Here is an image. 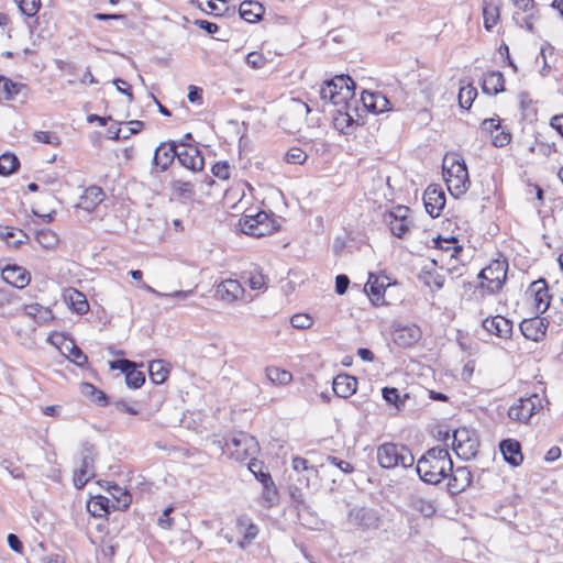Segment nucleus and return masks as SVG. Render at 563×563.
Here are the masks:
<instances>
[{"mask_svg": "<svg viewBox=\"0 0 563 563\" xmlns=\"http://www.w3.org/2000/svg\"><path fill=\"white\" fill-rule=\"evenodd\" d=\"M453 462L449 451L435 446L428 450L417 462L416 471L424 483L437 485L452 471Z\"/></svg>", "mask_w": 563, "mask_h": 563, "instance_id": "obj_1", "label": "nucleus"}, {"mask_svg": "<svg viewBox=\"0 0 563 563\" xmlns=\"http://www.w3.org/2000/svg\"><path fill=\"white\" fill-rule=\"evenodd\" d=\"M443 177L450 194L455 198L464 195L471 185L465 162L455 156L444 158Z\"/></svg>", "mask_w": 563, "mask_h": 563, "instance_id": "obj_2", "label": "nucleus"}, {"mask_svg": "<svg viewBox=\"0 0 563 563\" xmlns=\"http://www.w3.org/2000/svg\"><path fill=\"white\" fill-rule=\"evenodd\" d=\"M377 462L383 468L411 467L415 456L404 444L386 442L377 448Z\"/></svg>", "mask_w": 563, "mask_h": 563, "instance_id": "obj_3", "label": "nucleus"}, {"mask_svg": "<svg viewBox=\"0 0 563 563\" xmlns=\"http://www.w3.org/2000/svg\"><path fill=\"white\" fill-rule=\"evenodd\" d=\"M355 82L347 75L335 76L325 81L320 89V97L329 100L333 106L341 103H351L354 97Z\"/></svg>", "mask_w": 563, "mask_h": 563, "instance_id": "obj_4", "label": "nucleus"}, {"mask_svg": "<svg viewBox=\"0 0 563 563\" xmlns=\"http://www.w3.org/2000/svg\"><path fill=\"white\" fill-rule=\"evenodd\" d=\"M240 227L243 233L256 238L269 235L277 230L276 221L265 211L244 213Z\"/></svg>", "mask_w": 563, "mask_h": 563, "instance_id": "obj_5", "label": "nucleus"}, {"mask_svg": "<svg viewBox=\"0 0 563 563\" xmlns=\"http://www.w3.org/2000/svg\"><path fill=\"white\" fill-rule=\"evenodd\" d=\"M507 271L508 262L506 260L492 261L478 274V278L482 279L481 287L488 294L498 292L506 282Z\"/></svg>", "mask_w": 563, "mask_h": 563, "instance_id": "obj_6", "label": "nucleus"}, {"mask_svg": "<svg viewBox=\"0 0 563 563\" xmlns=\"http://www.w3.org/2000/svg\"><path fill=\"white\" fill-rule=\"evenodd\" d=\"M97 456L96 448L89 442H85L80 450V462L74 473V485L81 489L95 477V460Z\"/></svg>", "mask_w": 563, "mask_h": 563, "instance_id": "obj_7", "label": "nucleus"}, {"mask_svg": "<svg viewBox=\"0 0 563 563\" xmlns=\"http://www.w3.org/2000/svg\"><path fill=\"white\" fill-rule=\"evenodd\" d=\"M543 398L538 394L519 398L508 410L510 420L527 423L533 415L543 408Z\"/></svg>", "mask_w": 563, "mask_h": 563, "instance_id": "obj_8", "label": "nucleus"}, {"mask_svg": "<svg viewBox=\"0 0 563 563\" xmlns=\"http://www.w3.org/2000/svg\"><path fill=\"white\" fill-rule=\"evenodd\" d=\"M228 445L232 457L240 462L254 457L260 452L256 438L243 431L234 433Z\"/></svg>", "mask_w": 563, "mask_h": 563, "instance_id": "obj_9", "label": "nucleus"}, {"mask_svg": "<svg viewBox=\"0 0 563 563\" xmlns=\"http://www.w3.org/2000/svg\"><path fill=\"white\" fill-rule=\"evenodd\" d=\"M409 212L408 207L398 205L384 214V221L389 227L393 235L404 239L409 232L412 224Z\"/></svg>", "mask_w": 563, "mask_h": 563, "instance_id": "obj_10", "label": "nucleus"}, {"mask_svg": "<svg viewBox=\"0 0 563 563\" xmlns=\"http://www.w3.org/2000/svg\"><path fill=\"white\" fill-rule=\"evenodd\" d=\"M453 450L456 455L464 460L475 457L478 450V440L475 433L466 428H460L453 433Z\"/></svg>", "mask_w": 563, "mask_h": 563, "instance_id": "obj_11", "label": "nucleus"}, {"mask_svg": "<svg viewBox=\"0 0 563 563\" xmlns=\"http://www.w3.org/2000/svg\"><path fill=\"white\" fill-rule=\"evenodd\" d=\"M422 332L416 324H393V341L400 347H410L421 339Z\"/></svg>", "mask_w": 563, "mask_h": 563, "instance_id": "obj_12", "label": "nucleus"}, {"mask_svg": "<svg viewBox=\"0 0 563 563\" xmlns=\"http://www.w3.org/2000/svg\"><path fill=\"white\" fill-rule=\"evenodd\" d=\"M179 145L184 147L180 151L178 150L177 153V158L181 166L192 172L201 170L205 166V158L201 152L196 146L185 142H180Z\"/></svg>", "mask_w": 563, "mask_h": 563, "instance_id": "obj_13", "label": "nucleus"}, {"mask_svg": "<svg viewBox=\"0 0 563 563\" xmlns=\"http://www.w3.org/2000/svg\"><path fill=\"white\" fill-rule=\"evenodd\" d=\"M335 107L336 110L333 115L334 128L343 134H350L358 125V119L351 112V103H341Z\"/></svg>", "mask_w": 563, "mask_h": 563, "instance_id": "obj_14", "label": "nucleus"}, {"mask_svg": "<svg viewBox=\"0 0 563 563\" xmlns=\"http://www.w3.org/2000/svg\"><path fill=\"white\" fill-rule=\"evenodd\" d=\"M111 368L120 369L125 375V383L130 388L137 389L145 382L143 372L135 368V364L129 360H117L111 363Z\"/></svg>", "mask_w": 563, "mask_h": 563, "instance_id": "obj_15", "label": "nucleus"}, {"mask_svg": "<svg viewBox=\"0 0 563 563\" xmlns=\"http://www.w3.org/2000/svg\"><path fill=\"white\" fill-rule=\"evenodd\" d=\"M426 211L432 217H439L445 206V195L442 188L430 185L423 194Z\"/></svg>", "mask_w": 563, "mask_h": 563, "instance_id": "obj_16", "label": "nucleus"}, {"mask_svg": "<svg viewBox=\"0 0 563 563\" xmlns=\"http://www.w3.org/2000/svg\"><path fill=\"white\" fill-rule=\"evenodd\" d=\"M548 324L549 322L545 318L537 316L523 319L520 322V331L526 339L539 342L545 336Z\"/></svg>", "mask_w": 563, "mask_h": 563, "instance_id": "obj_17", "label": "nucleus"}, {"mask_svg": "<svg viewBox=\"0 0 563 563\" xmlns=\"http://www.w3.org/2000/svg\"><path fill=\"white\" fill-rule=\"evenodd\" d=\"M178 144L175 141L161 143L154 153L153 163L165 172L177 157Z\"/></svg>", "mask_w": 563, "mask_h": 563, "instance_id": "obj_18", "label": "nucleus"}, {"mask_svg": "<svg viewBox=\"0 0 563 563\" xmlns=\"http://www.w3.org/2000/svg\"><path fill=\"white\" fill-rule=\"evenodd\" d=\"M2 279L16 288H24L31 282V274L16 264L7 265L1 269Z\"/></svg>", "mask_w": 563, "mask_h": 563, "instance_id": "obj_19", "label": "nucleus"}, {"mask_svg": "<svg viewBox=\"0 0 563 563\" xmlns=\"http://www.w3.org/2000/svg\"><path fill=\"white\" fill-rule=\"evenodd\" d=\"M483 328L498 338L507 339L512 333V322L503 316L488 317L483 320Z\"/></svg>", "mask_w": 563, "mask_h": 563, "instance_id": "obj_20", "label": "nucleus"}, {"mask_svg": "<svg viewBox=\"0 0 563 563\" xmlns=\"http://www.w3.org/2000/svg\"><path fill=\"white\" fill-rule=\"evenodd\" d=\"M534 297V307L539 313H544L550 306L549 288L545 279L541 278L531 283L529 290Z\"/></svg>", "mask_w": 563, "mask_h": 563, "instance_id": "obj_21", "label": "nucleus"}, {"mask_svg": "<svg viewBox=\"0 0 563 563\" xmlns=\"http://www.w3.org/2000/svg\"><path fill=\"white\" fill-rule=\"evenodd\" d=\"M451 473L448 489L451 494H459L465 490L472 483V473L468 467L460 466L449 471Z\"/></svg>", "mask_w": 563, "mask_h": 563, "instance_id": "obj_22", "label": "nucleus"}, {"mask_svg": "<svg viewBox=\"0 0 563 563\" xmlns=\"http://www.w3.org/2000/svg\"><path fill=\"white\" fill-rule=\"evenodd\" d=\"M244 294V288L236 279H225L221 282L216 289V295L221 300L231 303L238 300Z\"/></svg>", "mask_w": 563, "mask_h": 563, "instance_id": "obj_23", "label": "nucleus"}, {"mask_svg": "<svg viewBox=\"0 0 563 563\" xmlns=\"http://www.w3.org/2000/svg\"><path fill=\"white\" fill-rule=\"evenodd\" d=\"M104 197L106 194L101 187L96 185L89 186L80 196L78 207L91 212L104 200Z\"/></svg>", "mask_w": 563, "mask_h": 563, "instance_id": "obj_24", "label": "nucleus"}, {"mask_svg": "<svg viewBox=\"0 0 563 563\" xmlns=\"http://www.w3.org/2000/svg\"><path fill=\"white\" fill-rule=\"evenodd\" d=\"M499 450L505 461L510 465L519 466L522 463L523 456L521 453V445L517 440H503L499 444Z\"/></svg>", "mask_w": 563, "mask_h": 563, "instance_id": "obj_25", "label": "nucleus"}, {"mask_svg": "<svg viewBox=\"0 0 563 563\" xmlns=\"http://www.w3.org/2000/svg\"><path fill=\"white\" fill-rule=\"evenodd\" d=\"M334 394L341 398H349L357 388V379L349 374H340L333 379Z\"/></svg>", "mask_w": 563, "mask_h": 563, "instance_id": "obj_26", "label": "nucleus"}, {"mask_svg": "<svg viewBox=\"0 0 563 563\" xmlns=\"http://www.w3.org/2000/svg\"><path fill=\"white\" fill-rule=\"evenodd\" d=\"M505 78L500 71H488L484 75L482 90L486 95L495 96L505 90Z\"/></svg>", "mask_w": 563, "mask_h": 563, "instance_id": "obj_27", "label": "nucleus"}, {"mask_svg": "<svg viewBox=\"0 0 563 563\" xmlns=\"http://www.w3.org/2000/svg\"><path fill=\"white\" fill-rule=\"evenodd\" d=\"M64 298L69 308L76 313L85 314L88 312L89 303L86 296L81 291L75 288H69L65 291Z\"/></svg>", "mask_w": 563, "mask_h": 563, "instance_id": "obj_28", "label": "nucleus"}, {"mask_svg": "<svg viewBox=\"0 0 563 563\" xmlns=\"http://www.w3.org/2000/svg\"><path fill=\"white\" fill-rule=\"evenodd\" d=\"M0 239L3 240L9 246L18 249L29 240V236L21 229L0 225Z\"/></svg>", "mask_w": 563, "mask_h": 563, "instance_id": "obj_29", "label": "nucleus"}, {"mask_svg": "<svg viewBox=\"0 0 563 563\" xmlns=\"http://www.w3.org/2000/svg\"><path fill=\"white\" fill-rule=\"evenodd\" d=\"M387 285L388 284H385L384 279H380L374 274H369L368 280L365 285V291L368 294L374 305H377L378 301L383 299V295Z\"/></svg>", "mask_w": 563, "mask_h": 563, "instance_id": "obj_30", "label": "nucleus"}, {"mask_svg": "<svg viewBox=\"0 0 563 563\" xmlns=\"http://www.w3.org/2000/svg\"><path fill=\"white\" fill-rule=\"evenodd\" d=\"M351 521L358 523L363 527H371L377 521L376 514L366 507H355L349 512Z\"/></svg>", "mask_w": 563, "mask_h": 563, "instance_id": "obj_31", "label": "nucleus"}, {"mask_svg": "<svg viewBox=\"0 0 563 563\" xmlns=\"http://www.w3.org/2000/svg\"><path fill=\"white\" fill-rule=\"evenodd\" d=\"M240 16L246 22H256L264 13V8L256 1H243L239 8Z\"/></svg>", "mask_w": 563, "mask_h": 563, "instance_id": "obj_32", "label": "nucleus"}, {"mask_svg": "<svg viewBox=\"0 0 563 563\" xmlns=\"http://www.w3.org/2000/svg\"><path fill=\"white\" fill-rule=\"evenodd\" d=\"M484 26L490 31L499 20V5L493 1L483 0Z\"/></svg>", "mask_w": 563, "mask_h": 563, "instance_id": "obj_33", "label": "nucleus"}, {"mask_svg": "<svg viewBox=\"0 0 563 563\" xmlns=\"http://www.w3.org/2000/svg\"><path fill=\"white\" fill-rule=\"evenodd\" d=\"M150 377L156 385L163 384L169 374L167 364L163 360L152 361L148 365Z\"/></svg>", "mask_w": 563, "mask_h": 563, "instance_id": "obj_34", "label": "nucleus"}, {"mask_svg": "<svg viewBox=\"0 0 563 563\" xmlns=\"http://www.w3.org/2000/svg\"><path fill=\"white\" fill-rule=\"evenodd\" d=\"M242 278L253 290H262L266 288L267 278L257 268L244 272Z\"/></svg>", "mask_w": 563, "mask_h": 563, "instance_id": "obj_35", "label": "nucleus"}, {"mask_svg": "<svg viewBox=\"0 0 563 563\" xmlns=\"http://www.w3.org/2000/svg\"><path fill=\"white\" fill-rule=\"evenodd\" d=\"M20 167L19 157L10 152L0 155V175L9 176L15 173Z\"/></svg>", "mask_w": 563, "mask_h": 563, "instance_id": "obj_36", "label": "nucleus"}, {"mask_svg": "<svg viewBox=\"0 0 563 563\" xmlns=\"http://www.w3.org/2000/svg\"><path fill=\"white\" fill-rule=\"evenodd\" d=\"M80 393L99 406H107L109 402L108 396L90 383H82L80 385Z\"/></svg>", "mask_w": 563, "mask_h": 563, "instance_id": "obj_37", "label": "nucleus"}, {"mask_svg": "<svg viewBox=\"0 0 563 563\" xmlns=\"http://www.w3.org/2000/svg\"><path fill=\"white\" fill-rule=\"evenodd\" d=\"M420 280L433 290H440L445 282V277L435 271H422Z\"/></svg>", "mask_w": 563, "mask_h": 563, "instance_id": "obj_38", "label": "nucleus"}, {"mask_svg": "<svg viewBox=\"0 0 563 563\" xmlns=\"http://www.w3.org/2000/svg\"><path fill=\"white\" fill-rule=\"evenodd\" d=\"M265 372H266V377L273 384L287 385L292 379V375L290 372H288L286 369H282L279 367H274V366L267 367Z\"/></svg>", "mask_w": 563, "mask_h": 563, "instance_id": "obj_39", "label": "nucleus"}, {"mask_svg": "<svg viewBox=\"0 0 563 563\" xmlns=\"http://www.w3.org/2000/svg\"><path fill=\"white\" fill-rule=\"evenodd\" d=\"M111 500L104 496H97L91 501L88 503L87 508L88 511L95 517H101L103 514L109 512Z\"/></svg>", "mask_w": 563, "mask_h": 563, "instance_id": "obj_40", "label": "nucleus"}, {"mask_svg": "<svg viewBox=\"0 0 563 563\" xmlns=\"http://www.w3.org/2000/svg\"><path fill=\"white\" fill-rule=\"evenodd\" d=\"M111 489L114 498V501L111 500L112 507L119 510L126 509L132 501L131 495L126 490H122L118 485H113Z\"/></svg>", "mask_w": 563, "mask_h": 563, "instance_id": "obj_41", "label": "nucleus"}, {"mask_svg": "<svg viewBox=\"0 0 563 563\" xmlns=\"http://www.w3.org/2000/svg\"><path fill=\"white\" fill-rule=\"evenodd\" d=\"M410 507L424 517H431L435 512L434 504L421 497H411Z\"/></svg>", "mask_w": 563, "mask_h": 563, "instance_id": "obj_42", "label": "nucleus"}, {"mask_svg": "<svg viewBox=\"0 0 563 563\" xmlns=\"http://www.w3.org/2000/svg\"><path fill=\"white\" fill-rule=\"evenodd\" d=\"M172 189L176 196L183 199H191L195 195L194 185L190 181L174 180Z\"/></svg>", "mask_w": 563, "mask_h": 563, "instance_id": "obj_43", "label": "nucleus"}, {"mask_svg": "<svg viewBox=\"0 0 563 563\" xmlns=\"http://www.w3.org/2000/svg\"><path fill=\"white\" fill-rule=\"evenodd\" d=\"M476 96L477 90L472 85L462 87L459 92V103L461 108L470 109Z\"/></svg>", "mask_w": 563, "mask_h": 563, "instance_id": "obj_44", "label": "nucleus"}, {"mask_svg": "<svg viewBox=\"0 0 563 563\" xmlns=\"http://www.w3.org/2000/svg\"><path fill=\"white\" fill-rule=\"evenodd\" d=\"M382 394L385 401L394 405L396 408H400L405 404V399L408 398L407 394L401 398L399 390L395 387H384Z\"/></svg>", "mask_w": 563, "mask_h": 563, "instance_id": "obj_45", "label": "nucleus"}, {"mask_svg": "<svg viewBox=\"0 0 563 563\" xmlns=\"http://www.w3.org/2000/svg\"><path fill=\"white\" fill-rule=\"evenodd\" d=\"M23 310L26 316L40 321H45L51 314V311L40 303L25 305Z\"/></svg>", "mask_w": 563, "mask_h": 563, "instance_id": "obj_46", "label": "nucleus"}, {"mask_svg": "<svg viewBox=\"0 0 563 563\" xmlns=\"http://www.w3.org/2000/svg\"><path fill=\"white\" fill-rule=\"evenodd\" d=\"M18 297L8 289H0V314L12 316V311H8V308L16 301Z\"/></svg>", "mask_w": 563, "mask_h": 563, "instance_id": "obj_47", "label": "nucleus"}, {"mask_svg": "<svg viewBox=\"0 0 563 563\" xmlns=\"http://www.w3.org/2000/svg\"><path fill=\"white\" fill-rule=\"evenodd\" d=\"M20 11L26 16H34L40 8L41 0H16Z\"/></svg>", "mask_w": 563, "mask_h": 563, "instance_id": "obj_48", "label": "nucleus"}, {"mask_svg": "<svg viewBox=\"0 0 563 563\" xmlns=\"http://www.w3.org/2000/svg\"><path fill=\"white\" fill-rule=\"evenodd\" d=\"M126 125H128V134H121L122 129H117L114 131V135H112V139L125 140V139L130 137L132 134L139 133L142 130L144 123L139 120H132V121L128 122Z\"/></svg>", "mask_w": 563, "mask_h": 563, "instance_id": "obj_49", "label": "nucleus"}, {"mask_svg": "<svg viewBox=\"0 0 563 563\" xmlns=\"http://www.w3.org/2000/svg\"><path fill=\"white\" fill-rule=\"evenodd\" d=\"M308 158V155L300 147H291L287 151L285 159L289 164H303Z\"/></svg>", "mask_w": 563, "mask_h": 563, "instance_id": "obj_50", "label": "nucleus"}, {"mask_svg": "<svg viewBox=\"0 0 563 563\" xmlns=\"http://www.w3.org/2000/svg\"><path fill=\"white\" fill-rule=\"evenodd\" d=\"M0 81L3 84L2 88L5 93L4 98L8 100L13 99L20 92V90L24 87L22 84L13 82L12 80H10L8 78H3V77L1 78Z\"/></svg>", "mask_w": 563, "mask_h": 563, "instance_id": "obj_51", "label": "nucleus"}, {"mask_svg": "<svg viewBox=\"0 0 563 563\" xmlns=\"http://www.w3.org/2000/svg\"><path fill=\"white\" fill-rule=\"evenodd\" d=\"M36 239L45 249H51L57 243V236L51 230H42L37 232Z\"/></svg>", "mask_w": 563, "mask_h": 563, "instance_id": "obj_52", "label": "nucleus"}, {"mask_svg": "<svg viewBox=\"0 0 563 563\" xmlns=\"http://www.w3.org/2000/svg\"><path fill=\"white\" fill-rule=\"evenodd\" d=\"M290 323L296 329L305 330L312 325L313 320L309 314L297 313L291 317Z\"/></svg>", "mask_w": 563, "mask_h": 563, "instance_id": "obj_53", "label": "nucleus"}, {"mask_svg": "<svg viewBox=\"0 0 563 563\" xmlns=\"http://www.w3.org/2000/svg\"><path fill=\"white\" fill-rule=\"evenodd\" d=\"M35 141L44 144L57 146L59 144V137L52 132L35 131L33 134Z\"/></svg>", "mask_w": 563, "mask_h": 563, "instance_id": "obj_54", "label": "nucleus"}, {"mask_svg": "<svg viewBox=\"0 0 563 563\" xmlns=\"http://www.w3.org/2000/svg\"><path fill=\"white\" fill-rule=\"evenodd\" d=\"M145 289L148 290L150 292L156 295L157 297H173V298H176L179 300H185L194 294V290H191V289L190 290H177L172 294H165V292L157 291L154 288H152L151 286H145Z\"/></svg>", "mask_w": 563, "mask_h": 563, "instance_id": "obj_55", "label": "nucleus"}, {"mask_svg": "<svg viewBox=\"0 0 563 563\" xmlns=\"http://www.w3.org/2000/svg\"><path fill=\"white\" fill-rule=\"evenodd\" d=\"M325 460L329 464L336 466L344 474H351L354 471V467L350 462L336 456L328 455Z\"/></svg>", "mask_w": 563, "mask_h": 563, "instance_id": "obj_56", "label": "nucleus"}, {"mask_svg": "<svg viewBox=\"0 0 563 563\" xmlns=\"http://www.w3.org/2000/svg\"><path fill=\"white\" fill-rule=\"evenodd\" d=\"M212 174L219 179L227 180L230 178V165L228 162H217L212 168Z\"/></svg>", "mask_w": 563, "mask_h": 563, "instance_id": "obj_57", "label": "nucleus"}, {"mask_svg": "<svg viewBox=\"0 0 563 563\" xmlns=\"http://www.w3.org/2000/svg\"><path fill=\"white\" fill-rule=\"evenodd\" d=\"M265 62V57L258 52H251L246 55V64L254 69L262 68Z\"/></svg>", "mask_w": 563, "mask_h": 563, "instance_id": "obj_58", "label": "nucleus"}, {"mask_svg": "<svg viewBox=\"0 0 563 563\" xmlns=\"http://www.w3.org/2000/svg\"><path fill=\"white\" fill-rule=\"evenodd\" d=\"M71 361L78 366H85L88 362L87 355L76 345L70 349Z\"/></svg>", "mask_w": 563, "mask_h": 563, "instance_id": "obj_59", "label": "nucleus"}, {"mask_svg": "<svg viewBox=\"0 0 563 563\" xmlns=\"http://www.w3.org/2000/svg\"><path fill=\"white\" fill-rule=\"evenodd\" d=\"M389 100L380 92L375 95V108L373 113H382L387 111L389 108Z\"/></svg>", "mask_w": 563, "mask_h": 563, "instance_id": "obj_60", "label": "nucleus"}, {"mask_svg": "<svg viewBox=\"0 0 563 563\" xmlns=\"http://www.w3.org/2000/svg\"><path fill=\"white\" fill-rule=\"evenodd\" d=\"M174 510L173 507H168L164 510L161 517L157 520V525L163 529H170L173 527V518H170V512Z\"/></svg>", "mask_w": 563, "mask_h": 563, "instance_id": "obj_61", "label": "nucleus"}, {"mask_svg": "<svg viewBox=\"0 0 563 563\" xmlns=\"http://www.w3.org/2000/svg\"><path fill=\"white\" fill-rule=\"evenodd\" d=\"M375 95H376V92H369V91L362 92L361 101L363 103V107L371 112H374Z\"/></svg>", "mask_w": 563, "mask_h": 563, "instance_id": "obj_62", "label": "nucleus"}, {"mask_svg": "<svg viewBox=\"0 0 563 563\" xmlns=\"http://www.w3.org/2000/svg\"><path fill=\"white\" fill-rule=\"evenodd\" d=\"M511 141V134L509 132H498L496 135H493V144L497 147H503L507 145Z\"/></svg>", "mask_w": 563, "mask_h": 563, "instance_id": "obj_63", "label": "nucleus"}, {"mask_svg": "<svg viewBox=\"0 0 563 563\" xmlns=\"http://www.w3.org/2000/svg\"><path fill=\"white\" fill-rule=\"evenodd\" d=\"M8 545L16 553H22L23 544L20 538L14 533H9L7 537Z\"/></svg>", "mask_w": 563, "mask_h": 563, "instance_id": "obj_64", "label": "nucleus"}]
</instances>
